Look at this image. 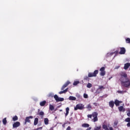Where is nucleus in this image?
Segmentation results:
<instances>
[{
    "label": "nucleus",
    "mask_w": 130,
    "mask_h": 130,
    "mask_svg": "<svg viewBox=\"0 0 130 130\" xmlns=\"http://www.w3.org/2000/svg\"><path fill=\"white\" fill-rule=\"evenodd\" d=\"M72 119H73V118H70V120H72Z\"/></svg>",
    "instance_id": "nucleus-49"
},
{
    "label": "nucleus",
    "mask_w": 130,
    "mask_h": 130,
    "mask_svg": "<svg viewBox=\"0 0 130 130\" xmlns=\"http://www.w3.org/2000/svg\"><path fill=\"white\" fill-rule=\"evenodd\" d=\"M125 122H130V118L127 117V118H126L125 119Z\"/></svg>",
    "instance_id": "nucleus-32"
},
{
    "label": "nucleus",
    "mask_w": 130,
    "mask_h": 130,
    "mask_svg": "<svg viewBox=\"0 0 130 130\" xmlns=\"http://www.w3.org/2000/svg\"><path fill=\"white\" fill-rule=\"evenodd\" d=\"M49 120H48V118H45L44 119V123H45V124L47 125V124H48L49 123Z\"/></svg>",
    "instance_id": "nucleus-21"
},
{
    "label": "nucleus",
    "mask_w": 130,
    "mask_h": 130,
    "mask_svg": "<svg viewBox=\"0 0 130 130\" xmlns=\"http://www.w3.org/2000/svg\"><path fill=\"white\" fill-rule=\"evenodd\" d=\"M39 129H42V127H40L38 128L34 129V130H39Z\"/></svg>",
    "instance_id": "nucleus-39"
},
{
    "label": "nucleus",
    "mask_w": 130,
    "mask_h": 130,
    "mask_svg": "<svg viewBox=\"0 0 130 130\" xmlns=\"http://www.w3.org/2000/svg\"><path fill=\"white\" fill-rule=\"evenodd\" d=\"M69 90V88H66L65 90H63L64 91V93H67L68 92V90Z\"/></svg>",
    "instance_id": "nucleus-38"
},
{
    "label": "nucleus",
    "mask_w": 130,
    "mask_h": 130,
    "mask_svg": "<svg viewBox=\"0 0 130 130\" xmlns=\"http://www.w3.org/2000/svg\"><path fill=\"white\" fill-rule=\"evenodd\" d=\"M12 119H13V121H16V120H18V116H15L14 117H13L12 118Z\"/></svg>",
    "instance_id": "nucleus-30"
},
{
    "label": "nucleus",
    "mask_w": 130,
    "mask_h": 130,
    "mask_svg": "<svg viewBox=\"0 0 130 130\" xmlns=\"http://www.w3.org/2000/svg\"><path fill=\"white\" fill-rule=\"evenodd\" d=\"M49 110H51V111H52L53 110H54V107L52 105H49Z\"/></svg>",
    "instance_id": "nucleus-24"
},
{
    "label": "nucleus",
    "mask_w": 130,
    "mask_h": 130,
    "mask_svg": "<svg viewBox=\"0 0 130 130\" xmlns=\"http://www.w3.org/2000/svg\"><path fill=\"white\" fill-rule=\"evenodd\" d=\"M127 115L128 116V117H130V109L128 110V113H127Z\"/></svg>",
    "instance_id": "nucleus-35"
},
{
    "label": "nucleus",
    "mask_w": 130,
    "mask_h": 130,
    "mask_svg": "<svg viewBox=\"0 0 130 130\" xmlns=\"http://www.w3.org/2000/svg\"><path fill=\"white\" fill-rule=\"evenodd\" d=\"M3 123L5 125L7 124V118H5L3 119Z\"/></svg>",
    "instance_id": "nucleus-28"
},
{
    "label": "nucleus",
    "mask_w": 130,
    "mask_h": 130,
    "mask_svg": "<svg viewBox=\"0 0 130 130\" xmlns=\"http://www.w3.org/2000/svg\"><path fill=\"white\" fill-rule=\"evenodd\" d=\"M121 78L122 80H123L122 79V77L125 78V79H127V74H126V73L125 72H121V73L120 74Z\"/></svg>",
    "instance_id": "nucleus-8"
},
{
    "label": "nucleus",
    "mask_w": 130,
    "mask_h": 130,
    "mask_svg": "<svg viewBox=\"0 0 130 130\" xmlns=\"http://www.w3.org/2000/svg\"><path fill=\"white\" fill-rule=\"evenodd\" d=\"M60 112H62V110H59Z\"/></svg>",
    "instance_id": "nucleus-48"
},
{
    "label": "nucleus",
    "mask_w": 130,
    "mask_h": 130,
    "mask_svg": "<svg viewBox=\"0 0 130 130\" xmlns=\"http://www.w3.org/2000/svg\"><path fill=\"white\" fill-rule=\"evenodd\" d=\"M46 104V101L41 102L40 103V106H45Z\"/></svg>",
    "instance_id": "nucleus-19"
},
{
    "label": "nucleus",
    "mask_w": 130,
    "mask_h": 130,
    "mask_svg": "<svg viewBox=\"0 0 130 130\" xmlns=\"http://www.w3.org/2000/svg\"><path fill=\"white\" fill-rule=\"evenodd\" d=\"M40 111V109H38V112L37 113V115H40V116H41V118H43V116H44V112L43 111Z\"/></svg>",
    "instance_id": "nucleus-12"
},
{
    "label": "nucleus",
    "mask_w": 130,
    "mask_h": 130,
    "mask_svg": "<svg viewBox=\"0 0 130 130\" xmlns=\"http://www.w3.org/2000/svg\"><path fill=\"white\" fill-rule=\"evenodd\" d=\"M63 93H64V92L63 91H63H60L59 92V94H63Z\"/></svg>",
    "instance_id": "nucleus-41"
},
{
    "label": "nucleus",
    "mask_w": 130,
    "mask_h": 130,
    "mask_svg": "<svg viewBox=\"0 0 130 130\" xmlns=\"http://www.w3.org/2000/svg\"><path fill=\"white\" fill-rule=\"evenodd\" d=\"M121 84L124 86V87H129L130 86V80L128 79H125V80H127L126 81H123V79L122 78H120Z\"/></svg>",
    "instance_id": "nucleus-2"
},
{
    "label": "nucleus",
    "mask_w": 130,
    "mask_h": 130,
    "mask_svg": "<svg viewBox=\"0 0 130 130\" xmlns=\"http://www.w3.org/2000/svg\"><path fill=\"white\" fill-rule=\"evenodd\" d=\"M101 129V125H100L99 126H95L94 128V130H100Z\"/></svg>",
    "instance_id": "nucleus-26"
},
{
    "label": "nucleus",
    "mask_w": 130,
    "mask_h": 130,
    "mask_svg": "<svg viewBox=\"0 0 130 130\" xmlns=\"http://www.w3.org/2000/svg\"><path fill=\"white\" fill-rule=\"evenodd\" d=\"M118 108L119 111H120V112H121V111H122L123 112H124V111H125V109L123 108V106H122L119 107Z\"/></svg>",
    "instance_id": "nucleus-16"
},
{
    "label": "nucleus",
    "mask_w": 130,
    "mask_h": 130,
    "mask_svg": "<svg viewBox=\"0 0 130 130\" xmlns=\"http://www.w3.org/2000/svg\"><path fill=\"white\" fill-rule=\"evenodd\" d=\"M87 88H92V84L90 83H88L87 85Z\"/></svg>",
    "instance_id": "nucleus-31"
},
{
    "label": "nucleus",
    "mask_w": 130,
    "mask_h": 130,
    "mask_svg": "<svg viewBox=\"0 0 130 130\" xmlns=\"http://www.w3.org/2000/svg\"><path fill=\"white\" fill-rule=\"evenodd\" d=\"M98 73V70H95L93 73H89L88 76H85L84 77V80H85L86 81H89V78H92V77H97Z\"/></svg>",
    "instance_id": "nucleus-1"
},
{
    "label": "nucleus",
    "mask_w": 130,
    "mask_h": 130,
    "mask_svg": "<svg viewBox=\"0 0 130 130\" xmlns=\"http://www.w3.org/2000/svg\"><path fill=\"white\" fill-rule=\"evenodd\" d=\"M87 117H88V118H92V114L91 115V114H88L87 115Z\"/></svg>",
    "instance_id": "nucleus-37"
},
{
    "label": "nucleus",
    "mask_w": 130,
    "mask_h": 130,
    "mask_svg": "<svg viewBox=\"0 0 130 130\" xmlns=\"http://www.w3.org/2000/svg\"><path fill=\"white\" fill-rule=\"evenodd\" d=\"M92 116L93 117L92 121L93 122H96L98 120V113L94 112L92 113Z\"/></svg>",
    "instance_id": "nucleus-3"
},
{
    "label": "nucleus",
    "mask_w": 130,
    "mask_h": 130,
    "mask_svg": "<svg viewBox=\"0 0 130 130\" xmlns=\"http://www.w3.org/2000/svg\"><path fill=\"white\" fill-rule=\"evenodd\" d=\"M83 96H84V98L87 99V98H88V94L84 93L83 94Z\"/></svg>",
    "instance_id": "nucleus-36"
},
{
    "label": "nucleus",
    "mask_w": 130,
    "mask_h": 130,
    "mask_svg": "<svg viewBox=\"0 0 130 130\" xmlns=\"http://www.w3.org/2000/svg\"><path fill=\"white\" fill-rule=\"evenodd\" d=\"M49 97H53V95L51 93H50L49 95Z\"/></svg>",
    "instance_id": "nucleus-43"
},
{
    "label": "nucleus",
    "mask_w": 130,
    "mask_h": 130,
    "mask_svg": "<svg viewBox=\"0 0 130 130\" xmlns=\"http://www.w3.org/2000/svg\"><path fill=\"white\" fill-rule=\"evenodd\" d=\"M66 113L65 114V116H68L69 115V111H70V108L67 107L66 109Z\"/></svg>",
    "instance_id": "nucleus-20"
},
{
    "label": "nucleus",
    "mask_w": 130,
    "mask_h": 130,
    "mask_svg": "<svg viewBox=\"0 0 130 130\" xmlns=\"http://www.w3.org/2000/svg\"><path fill=\"white\" fill-rule=\"evenodd\" d=\"M38 121H39V119H38V118H36L34 120V125H37V124H38Z\"/></svg>",
    "instance_id": "nucleus-18"
},
{
    "label": "nucleus",
    "mask_w": 130,
    "mask_h": 130,
    "mask_svg": "<svg viewBox=\"0 0 130 130\" xmlns=\"http://www.w3.org/2000/svg\"><path fill=\"white\" fill-rule=\"evenodd\" d=\"M105 89V87L104 86L101 85L99 86V90H101V91H102V90H104Z\"/></svg>",
    "instance_id": "nucleus-25"
},
{
    "label": "nucleus",
    "mask_w": 130,
    "mask_h": 130,
    "mask_svg": "<svg viewBox=\"0 0 130 130\" xmlns=\"http://www.w3.org/2000/svg\"><path fill=\"white\" fill-rule=\"evenodd\" d=\"M76 97H77V98H80V97H81V95H80V94H77Z\"/></svg>",
    "instance_id": "nucleus-44"
},
{
    "label": "nucleus",
    "mask_w": 130,
    "mask_h": 130,
    "mask_svg": "<svg viewBox=\"0 0 130 130\" xmlns=\"http://www.w3.org/2000/svg\"><path fill=\"white\" fill-rule=\"evenodd\" d=\"M69 100H72V101H76V98L75 96H70L69 98Z\"/></svg>",
    "instance_id": "nucleus-22"
},
{
    "label": "nucleus",
    "mask_w": 130,
    "mask_h": 130,
    "mask_svg": "<svg viewBox=\"0 0 130 130\" xmlns=\"http://www.w3.org/2000/svg\"><path fill=\"white\" fill-rule=\"evenodd\" d=\"M71 84V82L70 81H67L61 87V90H64V88H67V86H69Z\"/></svg>",
    "instance_id": "nucleus-9"
},
{
    "label": "nucleus",
    "mask_w": 130,
    "mask_h": 130,
    "mask_svg": "<svg viewBox=\"0 0 130 130\" xmlns=\"http://www.w3.org/2000/svg\"><path fill=\"white\" fill-rule=\"evenodd\" d=\"M71 127L70 126H69L67 128V129H66V130H71Z\"/></svg>",
    "instance_id": "nucleus-40"
},
{
    "label": "nucleus",
    "mask_w": 130,
    "mask_h": 130,
    "mask_svg": "<svg viewBox=\"0 0 130 130\" xmlns=\"http://www.w3.org/2000/svg\"><path fill=\"white\" fill-rule=\"evenodd\" d=\"M82 127H89L90 126V125L88 123H83L82 125Z\"/></svg>",
    "instance_id": "nucleus-23"
},
{
    "label": "nucleus",
    "mask_w": 130,
    "mask_h": 130,
    "mask_svg": "<svg viewBox=\"0 0 130 130\" xmlns=\"http://www.w3.org/2000/svg\"><path fill=\"white\" fill-rule=\"evenodd\" d=\"M120 67L119 66H117L115 67V69H116V70H117L118 69H119Z\"/></svg>",
    "instance_id": "nucleus-45"
},
{
    "label": "nucleus",
    "mask_w": 130,
    "mask_h": 130,
    "mask_svg": "<svg viewBox=\"0 0 130 130\" xmlns=\"http://www.w3.org/2000/svg\"><path fill=\"white\" fill-rule=\"evenodd\" d=\"M120 51L119 52V54H125V48L124 47H121L120 48Z\"/></svg>",
    "instance_id": "nucleus-11"
},
{
    "label": "nucleus",
    "mask_w": 130,
    "mask_h": 130,
    "mask_svg": "<svg viewBox=\"0 0 130 130\" xmlns=\"http://www.w3.org/2000/svg\"><path fill=\"white\" fill-rule=\"evenodd\" d=\"M114 101H110L109 103V105L111 108H113V107H114Z\"/></svg>",
    "instance_id": "nucleus-14"
},
{
    "label": "nucleus",
    "mask_w": 130,
    "mask_h": 130,
    "mask_svg": "<svg viewBox=\"0 0 130 130\" xmlns=\"http://www.w3.org/2000/svg\"><path fill=\"white\" fill-rule=\"evenodd\" d=\"M117 93H118L119 94H122L123 93H124V91L121 90H118Z\"/></svg>",
    "instance_id": "nucleus-34"
},
{
    "label": "nucleus",
    "mask_w": 130,
    "mask_h": 130,
    "mask_svg": "<svg viewBox=\"0 0 130 130\" xmlns=\"http://www.w3.org/2000/svg\"><path fill=\"white\" fill-rule=\"evenodd\" d=\"M129 67H130V63H126L124 64V69L127 70V69H128Z\"/></svg>",
    "instance_id": "nucleus-17"
},
{
    "label": "nucleus",
    "mask_w": 130,
    "mask_h": 130,
    "mask_svg": "<svg viewBox=\"0 0 130 130\" xmlns=\"http://www.w3.org/2000/svg\"><path fill=\"white\" fill-rule=\"evenodd\" d=\"M114 103L116 106H119L120 103H122V101H119L118 100H116Z\"/></svg>",
    "instance_id": "nucleus-15"
},
{
    "label": "nucleus",
    "mask_w": 130,
    "mask_h": 130,
    "mask_svg": "<svg viewBox=\"0 0 130 130\" xmlns=\"http://www.w3.org/2000/svg\"><path fill=\"white\" fill-rule=\"evenodd\" d=\"M93 104L94 106H97V103H94Z\"/></svg>",
    "instance_id": "nucleus-46"
},
{
    "label": "nucleus",
    "mask_w": 130,
    "mask_h": 130,
    "mask_svg": "<svg viewBox=\"0 0 130 130\" xmlns=\"http://www.w3.org/2000/svg\"><path fill=\"white\" fill-rule=\"evenodd\" d=\"M20 124L21 123H20V122L19 121L16 122L14 123V124H13V127L14 128L19 127V126L20 125Z\"/></svg>",
    "instance_id": "nucleus-13"
},
{
    "label": "nucleus",
    "mask_w": 130,
    "mask_h": 130,
    "mask_svg": "<svg viewBox=\"0 0 130 130\" xmlns=\"http://www.w3.org/2000/svg\"><path fill=\"white\" fill-rule=\"evenodd\" d=\"M100 71L101 72L100 75V76H102V77L105 76L106 74V72L105 71V67H102L100 69Z\"/></svg>",
    "instance_id": "nucleus-6"
},
{
    "label": "nucleus",
    "mask_w": 130,
    "mask_h": 130,
    "mask_svg": "<svg viewBox=\"0 0 130 130\" xmlns=\"http://www.w3.org/2000/svg\"><path fill=\"white\" fill-rule=\"evenodd\" d=\"M87 129H88V130L91 129V127H88V128H87Z\"/></svg>",
    "instance_id": "nucleus-47"
},
{
    "label": "nucleus",
    "mask_w": 130,
    "mask_h": 130,
    "mask_svg": "<svg viewBox=\"0 0 130 130\" xmlns=\"http://www.w3.org/2000/svg\"><path fill=\"white\" fill-rule=\"evenodd\" d=\"M125 42H126V43L129 44L130 43V38H127L125 39Z\"/></svg>",
    "instance_id": "nucleus-29"
},
{
    "label": "nucleus",
    "mask_w": 130,
    "mask_h": 130,
    "mask_svg": "<svg viewBox=\"0 0 130 130\" xmlns=\"http://www.w3.org/2000/svg\"><path fill=\"white\" fill-rule=\"evenodd\" d=\"M71 84V82L70 81H67L61 87V90H64V88H67V86H69Z\"/></svg>",
    "instance_id": "nucleus-10"
},
{
    "label": "nucleus",
    "mask_w": 130,
    "mask_h": 130,
    "mask_svg": "<svg viewBox=\"0 0 130 130\" xmlns=\"http://www.w3.org/2000/svg\"><path fill=\"white\" fill-rule=\"evenodd\" d=\"M127 126L128 127H130V122H128V123H127Z\"/></svg>",
    "instance_id": "nucleus-42"
},
{
    "label": "nucleus",
    "mask_w": 130,
    "mask_h": 130,
    "mask_svg": "<svg viewBox=\"0 0 130 130\" xmlns=\"http://www.w3.org/2000/svg\"><path fill=\"white\" fill-rule=\"evenodd\" d=\"M54 98L56 102H62L64 100V99L62 98H59L57 94L54 95Z\"/></svg>",
    "instance_id": "nucleus-5"
},
{
    "label": "nucleus",
    "mask_w": 130,
    "mask_h": 130,
    "mask_svg": "<svg viewBox=\"0 0 130 130\" xmlns=\"http://www.w3.org/2000/svg\"><path fill=\"white\" fill-rule=\"evenodd\" d=\"M78 109L79 110H83V109H84V105L82 104H77L76 107L74 108V110L77 111Z\"/></svg>",
    "instance_id": "nucleus-4"
},
{
    "label": "nucleus",
    "mask_w": 130,
    "mask_h": 130,
    "mask_svg": "<svg viewBox=\"0 0 130 130\" xmlns=\"http://www.w3.org/2000/svg\"><path fill=\"white\" fill-rule=\"evenodd\" d=\"M86 108H87V109H91V108H92V106H91V105L88 104Z\"/></svg>",
    "instance_id": "nucleus-33"
},
{
    "label": "nucleus",
    "mask_w": 130,
    "mask_h": 130,
    "mask_svg": "<svg viewBox=\"0 0 130 130\" xmlns=\"http://www.w3.org/2000/svg\"><path fill=\"white\" fill-rule=\"evenodd\" d=\"M32 118H33V116H29L28 117H26L25 119V122L24 123V124H26L27 122H28V123L31 122V120H30V119H32Z\"/></svg>",
    "instance_id": "nucleus-7"
},
{
    "label": "nucleus",
    "mask_w": 130,
    "mask_h": 130,
    "mask_svg": "<svg viewBox=\"0 0 130 130\" xmlns=\"http://www.w3.org/2000/svg\"><path fill=\"white\" fill-rule=\"evenodd\" d=\"M62 126H63V127H64V126H65L64 124L62 125Z\"/></svg>",
    "instance_id": "nucleus-50"
},
{
    "label": "nucleus",
    "mask_w": 130,
    "mask_h": 130,
    "mask_svg": "<svg viewBox=\"0 0 130 130\" xmlns=\"http://www.w3.org/2000/svg\"><path fill=\"white\" fill-rule=\"evenodd\" d=\"M78 84H80V81H74L73 83L74 86H77V85H78Z\"/></svg>",
    "instance_id": "nucleus-27"
}]
</instances>
